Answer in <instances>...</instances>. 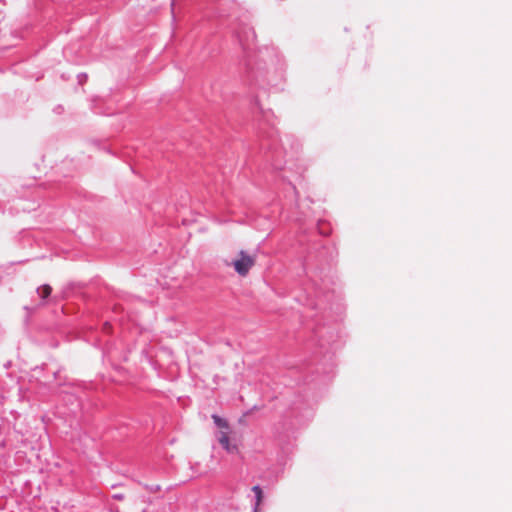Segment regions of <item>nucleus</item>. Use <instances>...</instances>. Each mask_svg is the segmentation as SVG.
I'll use <instances>...</instances> for the list:
<instances>
[{
  "instance_id": "nucleus-1",
  "label": "nucleus",
  "mask_w": 512,
  "mask_h": 512,
  "mask_svg": "<svg viewBox=\"0 0 512 512\" xmlns=\"http://www.w3.org/2000/svg\"><path fill=\"white\" fill-rule=\"evenodd\" d=\"M254 264L255 258L248 255L244 250L239 252V258L233 262L234 269L240 276H246Z\"/></svg>"
},
{
  "instance_id": "nucleus-2",
  "label": "nucleus",
  "mask_w": 512,
  "mask_h": 512,
  "mask_svg": "<svg viewBox=\"0 0 512 512\" xmlns=\"http://www.w3.org/2000/svg\"><path fill=\"white\" fill-rule=\"evenodd\" d=\"M238 40L244 50L250 49L251 43L254 42L255 32L250 27H245L242 32L237 34Z\"/></svg>"
},
{
  "instance_id": "nucleus-3",
  "label": "nucleus",
  "mask_w": 512,
  "mask_h": 512,
  "mask_svg": "<svg viewBox=\"0 0 512 512\" xmlns=\"http://www.w3.org/2000/svg\"><path fill=\"white\" fill-rule=\"evenodd\" d=\"M229 430H221L216 433V438L220 445L225 449L228 453H233L237 450L235 445H231L229 441Z\"/></svg>"
},
{
  "instance_id": "nucleus-4",
  "label": "nucleus",
  "mask_w": 512,
  "mask_h": 512,
  "mask_svg": "<svg viewBox=\"0 0 512 512\" xmlns=\"http://www.w3.org/2000/svg\"><path fill=\"white\" fill-rule=\"evenodd\" d=\"M252 491L255 494V504H254V512H257L258 507L262 501L263 498V491L262 488L259 485H255L252 487Z\"/></svg>"
},
{
  "instance_id": "nucleus-5",
  "label": "nucleus",
  "mask_w": 512,
  "mask_h": 512,
  "mask_svg": "<svg viewBox=\"0 0 512 512\" xmlns=\"http://www.w3.org/2000/svg\"><path fill=\"white\" fill-rule=\"evenodd\" d=\"M252 491L255 494V504H254V512H257L258 507L262 501L263 498V491L262 488L259 485H255L252 487Z\"/></svg>"
},
{
  "instance_id": "nucleus-6",
  "label": "nucleus",
  "mask_w": 512,
  "mask_h": 512,
  "mask_svg": "<svg viewBox=\"0 0 512 512\" xmlns=\"http://www.w3.org/2000/svg\"><path fill=\"white\" fill-rule=\"evenodd\" d=\"M51 291H52V288L48 284H44L41 287L37 288V293L43 300H45L46 298H48L50 296Z\"/></svg>"
},
{
  "instance_id": "nucleus-7",
  "label": "nucleus",
  "mask_w": 512,
  "mask_h": 512,
  "mask_svg": "<svg viewBox=\"0 0 512 512\" xmlns=\"http://www.w3.org/2000/svg\"><path fill=\"white\" fill-rule=\"evenodd\" d=\"M213 418V421H214V424L221 428V429H225V430H229V425H228V422L224 419V418H221L220 416L214 414L212 416Z\"/></svg>"
},
{
  "instance_id": "nucleus-8",
  "label": "nucleus",
  "mask_w": 512,
  "mask_h": 512,
  "mask_svg": "<svg viewBox=\"0 0 512 512\" xmlns=\"http://www.w3.org/2000/svg\"><path fill=\"white\" fill-rule=\"evenodd\" d=\"M316 335L319 337V345H320V347H325L326 343L330 344V340L332 339V336H330L329 339H325L322 331H317Z\"/></svg>"
},
{
  "instance_id": "nucleus-9",
  "label": "nucleus",
  "mask_w": 512,
  "mask_h": 512,
  "mask_svg": "<svg viewBox=\"0 0 512 512\" xmlns=\"http://www.w3.org/2000/svg\"><path fill=\"white\" fill-rule=\"evenodd\" d=\"M144 487L150 493H156L161 490V486L158 484H151V485L145 484Z\"/></svg>"
},
{
  "instance_id": "nucleus-10",
  "label": "nucleus",
  "mask_w": 512,
  "mask_h": 512,
  "mask_svg": "<svg viewBox=\"0 0 512 512\" xmlns=\"http://www.w3.org/2000/svg\"><path fill=\"white\" fill-rule=\"evenodd\" d=\"M263 116H264L265 120L267 121L268 125H271L270 117L272 116V112L271 111L263 112Z\"/></svg>"
},
{
  "instance_id": "nucleus-11",
  "label": "nucleus",
  "mask_w": 512,
  "mask_h": 512,
  "mask_svg": "<svg viewBox=\"0 0 512 512\" xmlns=\"http://www.w3.org/2000/svg\"><path fill=\"white\" fill-rule=\"evenodd\" d=\"M87 75L84 73L78 74V81L80 84H82L84 81H86Z\"/></svg>"
},
{
  "instance_id": "nucleus-12",
  "label": "nucleus",
  "mask_w": 512,
  "mask_h": 512,
  "mask_svg": "<svg viewBox=\"0 0 512 512\" xmlns=\"http://www.w3.org/2000/svg\"><path fill=\"white\" fill-rule=\"evenodd\" d=\"M273 137H274V132H273V131H271V132H269V133L267 134V139H268V140H271V141H273V142H274Z\"/></svg>"
},
{
  "instance_id": "nucleus-13",
  "label": "nucleus",
  "mask_w": 512,
  "mask_h": 512,
  "mask_svg": "<svg viewBox=\"0 0 512 512\" xmlns=\"http://www.w3.org/2000/svg\"><path fill=\"white\" fill-rule=\"evenodd\" d=\"M262 146H264V147H266L268 149H272V144H270V143H267V144L266 143H262Z\"/></svg>"
},
{
  "instance_id": "nucleus-14",
  "label": "nucleus",
  "mask_w": 512,
  "mask_h": 512,
  "mask_svg": "<svg viewBox=\"0 0 512 512\" xmlns=\"http://www.w3.org/2000/svg\"><path fill=\"white\" fill-rule=\"evenodd\" d=\"M273 166H274V168H276V169H279V168H280V166H279V165H276V164H273Z\"/></svg>"
}]
</instances>
